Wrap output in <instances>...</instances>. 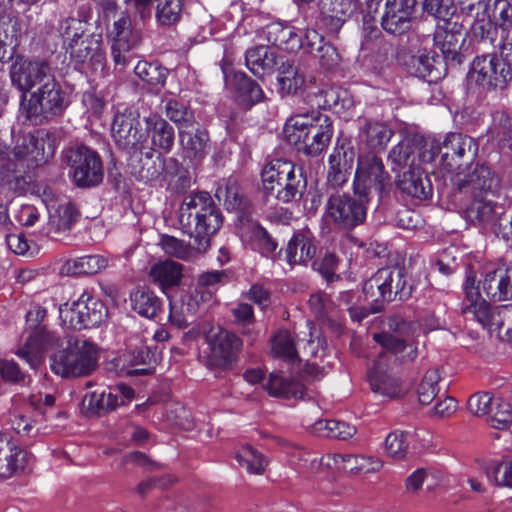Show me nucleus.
<instances>
[{"instance_id":"cd10ccee","label":"nucleus","mask_w":512,"mask_h":512,"mask_svg":"<svg viewBox=\"0 0 512 512\" xmlns=\"http://www.w3.org/2000/svg\"><path fill=\"white\" fill-rule=\"evenodd\" d=\"M310 53L318 59L319 64L326 70H333L340 64V55L336 48L323 41V37L315 30H310L305 36Z\"/></svg>"},{"instance_id":"393cba45","label":"nucleus","mask_w":512,"mask_h":512,"mask_svg":"<svg viewBox=\"0 0 512 512\" xmlns=\"http://www.w3.org/2000/svg\"><path fill=\"white\" fill-rule=\"evenodd\" d=\"M133 398L134 390L125 384H119L109 388L108 391L93 392L90 395L89 405L98 410L109 411L130 403Z\"/></svg>"},{"instance_id":"f3484780","label":"nucleus","mask_w":512,"mask_h":512,"mask_svg":"<svg viewBox=\"0 0 512 512\" xmlns=\"http://www.w3.org/2000/svg\"><path fill=\"white\" fill-rule=\"evenodd\" d=\"M455 182L460 191L470 196L486 195L495 197L499 189L498 176L484 165H477L468 174H458Z\"/></svg>"},{"instance_id":"a19ab883","label":"nucleus","mask_w":512,"mask_h":512,"mask_svg":"<svg viewBox=\"0 0 512 512\" xmlns=\"http://www.w3.org/2000/svg\"><path fill=\"white\" fill-rule=\"evenodd\" d=\"M482 290L489 298L493 301H506L507 297L505 294L504 286H503V278L500 270V266L498 267H487L483 280L481 281Z\"/></svg>"},{"instance_id":"e2e57ef3","label":"nucleus","mask_w":512,"mask_h":512,"mask_svg":"<svg viewBox=\"0 0 512 512\" xmlns=\"http://www.w3.org/2000/svg\"><path fill=\"white\" fill-rule=\"evenodd\" d=\"M390 10H386V32L401 34L410 28L411 12L409 8L399 11V14L389 15Z\"/></svg>"},{"instance_id":"473e14b6","label":"nucleus","mask_w":512,"mask_h":512,"mask_svg":"<svg viewBox=\"0 0 512 512\" xmlns=\"http://www.w3.org/2000/svg\"><path fill=\"white\" fill-rule=\"evenodd\" d=\"M149 274L152 280L165 291V289L180 283L182 266L174 261L166 260L154 264Z\"/></svg>"},{"instance_id":"ddd939ff","label":"nucleus","mask_w":512,"mask_h":512,"mask_svg":"<svg viewBox=\"0 0 512 512\" xmlns=\"http://www.w3.org/2000/svg\"><path fill=\"white\" fill-rule=\"evenodd\" d=\"M353 184L355 194L360 197H368L372 192L381 197L384 190L382 158L373 153L359 156Z\"/></svg>"},{"instance_id":"aec40b11","label":"nucleus","mask_w":512,"mask_h":512,"mask_svg":"<svg viewBox=\"0 0 512 512\" xmlns=\"http://www.w3.org/2000/svg\"><path fill=\"white\" fill-rule=\"evenodd\" d=\"M464 291L466 304L463 307V313L472 314L483 328H485L493 312V308L482 297L480 286L476 284V276L473 272H469L466 276Z\"/></svg>"},{"instance_id":"603ef678","label":"nucleus","mask_w":512,"mask_h":512,"mask_svg":"<svg viewBox=\"0 0 512 512\" xmlns=\"http://www.w3.org/2000/svg\"><path fill=\"white\" fill-rule=\"evenodd\" d=\"M166 116L178 125V129L193 128V115L187 107L177 100H169L166 104Z\"/></svg>"},{"instance_id":"39448f33","label":"nucleus","mask_w":512,"mask_h":512,"mask_svg":"<svg viewBox=\"0 0 512 512\" xmlns=\"http://www.w3.org/2000/svg\"><path fill=\"white\" fill-rule=\"evenodd\" d=\"M393 163L403 171L397 176V185L402 192L424 200L432 196V185L423 169L416 164L413 146L409 142H401L392 149L389 155Z\"/></svg>"},{"instance_id":"f704fd0d","label":"nucleus","mask_w":512,"mask_h":512,"mask_svg":"<svg viewBox=\"0 0 512 512\" xmlns=\"http://www.w3.org/2000/svg\"><path fill=\"white\" fill-rule=\"evenodd\" d=\"M312 432L320 437L347 440L356 433V427L338 420H318L312 425Z\"/></svg>"},{"instance_id":"f257e3e1","label":"nucleus","mask_w":512,"mask_h":512,"mask_svg":"<svg viewBox=\"0 0 512 512\" xmlns=\"http://www.w3.org/2000/svg\"><path fill=\"white\" fill-rule=\"evenodd\" d=\"M54 154V146L44 131L19 137L12 150L0 144V186L10 191L22 188L21 168H33L45 163Z\"/></svg>"},{"instance_id":"4468645a","label":"nucleus","mask_w":512,"mask_h":512,"mask_svg":"<svg viewBox=\"0 0 512 512\" xmlns=\"http://www.w3.org/2000/svg\"><path fill=\"white\" fill-rule=\"evenodd\" d=\"M416 324L395 317L389 320V333H386V354L395 355L399 361H410L416 357Z\"/></svg>"},{"instance_id":"ea45409f","label":"nucleus","mask_w":512,"mask_h":512,"mask_svg":"<svg viewBox=\"0 0 512 512\" xmlns=\"http://www.w3.org/2000/svg\"><path fill=\"white\" fill-rule=\"evenodd\" d=\"M132 308L139 315L154 318L161 308L160 299L152 292L137 290L131 294Z\"/></svg>"},{"instance_id":"09e8293b","label":"nucleus","mask_w":512,"mask_h":512,"mask_svg":"<svg viewBox=\"0 0 512 512\" xmlns=\"http://www.w3.org/2000/svg\"><path fill=\"white\" fill-rule=\"evenodd\" d=\"M347 462V473L353 475L375 472L383 466L381 459L372 456L349 454Z\"/></svg>"},{"instance_id":"b1692460","label":"nucleus","mask_w":512,"mask_h":512,"mask_svg":"<svg viewBox=\"0 0 512 512\" xmlns=\"http://www.w3.org/2000/svg\"><path fill=\"white\" fill-rule=\"evenodd\" d=\"M30 459L25 450L11 445L6 438L0 436V478H9L24 470Z\"/></svg>"},{"instance_id":"dca6fc26","label":"nucleus","mask_w":512,"mask_h":512,"mask_svg":"<svg viewBox=\"0 0 512 512\" xmlns=\"http://www.w3.org/2000/svg\"><path fill=\"white\" fill-rule=\"evenodd\" d=\"M138 114L131 110L117 113L112 123V136L123 148L142 150L146 143V131H143Z\"/></svg>"},{"instance_id":"37998d69","label":"nucleus","mask_w":512,"mask_h":512,"mask_svg":"<svg viewBox=\"0 0 512 512\" xmlns=\"http://www.w3.org/2000/svg\"><path fill=\"white\" fill-rule=\"evenodd\" d=\"M435 59L425 52L419 51L416 55H413L410 61L407 63L408 71L422 79L429 78V81H434L438 78V75H434L435 72Z\"/></svg>"},{"instance_id":"5701e85b","label":"nucleus","mask_w":512,"mask_h":512,"mask_svg":"<svg viewBox=\"0 0 512 512\" xmlns=\"http://www.w3.org/2000/svg\"><path fill=\"white\" fill-rule=\"evenodd\" d=\"M128 17H121L113 26L112 56L116 65H126L127 53L135 46L136 37L131 31Z\"/></svg>"},{"instance_id":"72a5a7b5","label":"nucleus","mask_w":512,"mask_h":512,"mask_svg":"<svg viewBox=\"0 0 512 512\" xmlns=\"http://www.w3.org/2000/svg\"><path fill=\"white\" fill-rule=\"evenodd\" d=\"M134 71L138 78L146 83L152 92H159L165 84L167 70L156 62L139 61Z\"/></svg>"},{"instance_id":"2eb2a0df","label":"nucleus","mask_w":512,"mask_h":512,"mask_svg":"<svg viewBox=\"0 0 512 512\" xmlns=\"http://www.w3.org/2000/svg\"><path fill=\"white\" fill-rule=\"evenodd\" d=\"M326 216L344 229L353 228L363 222L366 211L363 205L347 194H334L328 199Z\"/></svg>"},{"instance_id":"f8f14e48","label":"nucleus","mask_w":512,"mask_h":512,"mask_svg":"<svg viewBox=\"0 0 512 512\" xmlns=\"http://www.w3.org/2000/svg\"><path fill=\"white\" fill-rule=\"evenodd\" d=\"M9 75L12 85L24 95L49 80L54 72L45 60L17 57L10 67Z\"/></svg>"},{"instance_id":"0eeeda50","label":"nucleus","mask_w":512,"mask_h":512,"mask_svg":"<svg viewBox=\"0 0 512 512\" xmlns=\"http://www.w3.org/2000/svg\"><path fill=\"white\" fill-rule=\"evenodd\" d=\"M207 349L202 359L210 369L226 370L232 367L241 349L242 341L234 333L221 327H212L206 336Z\"/></svg>"},{"instance_id":"f03ea898","label":"nucleus","mask_w":512,"mask_h":512,"mask_svg":"<svg viewBox=\"0 0 512 512\" xmlns=\"http://www.w3.org/2000/svg\"><path fill=\"white\" fill-rule=\"evenodd\" d=\"M179 221L194 238L196 249L205 251L210 246V237L220 228L222 217L209 193L196 192L184 197Z\"/></svg>"},{"instance_id":"bb28decb","label":"nucleus","mask_w":512,"mask_h":512,"mask_svg":"<svg viewBox=\"0 0 512 512\" xmlns=\"http://www.w3.org/2000/svg\"><path fill=\"white\" fill-rule=\"evenodd\" d=\"M146 131V143H148L149 136L151 137V147H156L164 151H169L174 144V130L173 127L163 118L158 115H151L144 118Z\"/></svg>"},{"instance_id":"774afa93","label":"nucleus","mask_w":512,"mask_h":512,"mask_svg":"<svg viewBox=\"0 0 512 512\" xmlns=\"http://www.w3.org/2000/svg\"><path fill=\"white\" fill-rule=\"evenodd\" d=\"M0 376L4 381L25 384L26 376L13 360L0 359Z\"/></svg>"},{"instance_id":"4be33fe9","label":"nucleus","mask_w":512,"mask_h":512,"mask_svg":"<svg viewBox=\"0 0 512 512\" xmlns=\"http://www.w3.org/2000/svg\"><path fill=\"white\" fill-rule=\"evenodd\" d=\"M354 152L344 145H337L328 159L327 181L333 187H341L349 178Z\"/></svg>"},{"instance_id":"423d86ee","label":"nucleus","mask_w":512,"mask_h":512,"mask_svg":"<svg viewBox=\"0 0 512 512\" xmlns=\"http://www.w3.org/2000/svg\"><path fill=\"white\" fill-rule=\"evenodd\" d=\"M98 348L83 338H77L69 346L54 354L51 369L62 377H82L97 367Z\"/></svg>"},{"instance_id":"338daca9","label":"nucleus","mask_w":512,"mask_h":512,"mask_svg":"<svg viewBox=\"0 0 512 512\" xmlns=\"http://www.w3.org/2000/svg\"><path fill=\"white\" fill-rule=\"evenodd\" d=\"M6 242L9 249L17 255L33 256L37 253L36 246L29 243L22 234H10L7 236Z\"/></svg>"},{"instance_id":"c03bdc74","label":"nucleus","mask_w":512,"mask_h":512,"mask_svg":"<svg viewBox=\"0 0 512 512\" xmlns=\"http://www.w3.org/2000/svg\"><path fill=\"white\" fill-rule=\"evenodd\" d=\"M49 215L50 224L58 231L70 229L78 217L76 208L70 202L59 204L53 211L49 210Z\"/></svg>"},{"instance_id":"6e6d98bb","label":"nucleus","mask_w":512,"mask_h":512,"mask_svg":"<svg viewBox=\"0 0 512 512\" xmlns=\"http://www.w3.org/2000/svg\"><path fill=\"white\" fill-rule=\"evenodd\" d=\"M410 434L403 431H394L386 436V454L395 458H403L408 449Z\"/></svg>"},{"instance_id":"13d9d810","label":"nucleus","mask_w":512,"mask_h":512,"mask_svg":"<svg viewBox=\"0 0 512 512\" xmlns=\"http://www.w3.org/2000/svg\"><path fill=\"white\" fill-rule=\"evenodd\" d=\"M251 233L253 247L259 250L261 254L269 256L275 252L278 245L264 228L253 224L251 226Z\"/></svg>"},{"instance_id":"58836bf2","label":"nucleus","mask_w":512,"mask_h":512,"mask_svg":"<svg viewBox=\"0 0 512 512\" xmlns=\"http://www.w3.org/2000/svg\"><path fill=\"white\" fill-rule=\"evenodd\" d=\"M278 92L281 95H297L306 87L304 75L297 68L288 66L280 71L278 77Z\"/></svg>"},{"instance_id":"3c124183","label":"nucleus","mask_w":512,"mask_h":512,"mask_svg":"<svg viewBox=\"0 0 512 512\" xmlns=\"http://www.w3.org/2000/svg\"><path fill=\"white\" fill-rule=\"evenodd\" d=\"M106 266V261L98 255H87L68 262V270L74 274H95Z\"/></svg>"},{"instance_id":"6e6552de","label":"nucleus","mask_w":512,"mask_h":512,"mask_svg":"<svg viewBox=\"0 0 512 512\" xmlns=\"http://www.w3.org/2000/svg\"><path fill=\"white\" fill-rule=\"evenodd\" d=\"M441 152L439 158V166L446 171L454 169L457 160L462 159L466 153L471 156L476 155L477 145L473 138L460 133H451L446 136L442 146L431 142L425 146L423 152L419 155V161L423 163H433L438 159V153Z\"/></svg>"},{"instance_id":"6ab92c4d","label":"nucleus","mask_w":512,"mask_h":512,"mask_svg":"<svg viewBox=\"0 0 512 512\" xmlns=\"http://www.w3.org/2000/svg\"><path fill=\"white\" fill-rule=\"evenodd\" d=\"M59 338L44 326L35 328L26 337L23 347L16 351V355L24 359L32 368L41 362L42 353L58 344Z\"/></svg>"},{"instance_id":"7c9ffc66","label":"nucleus","mask_w":512,"mask_h":512,"mask_svg":"<svg viewBox=\"0 0 512 512\" xmlns=\"http://www.w3.org/2000/svg\"><path fill=\"white\" fill-rule=\"evenodd\" d=\"M316 248L309 235L295 234L288 242L286 259L290 265L305 264L315 256Z\"/></svg>"},{"instance_id":"8fccbe9b","label":"nucleus","mask_w":512,"mask_h":512,"mask_svg":"<svg viewBox=\"0 0 512 512\" xmlns=\"http://www.w3.org/2000/svg\"><path fill=\"white\" fill-rule=\"evenodd\" d=\"M85 30L86 23L77 18L68 17L60 22L59 33L67 44V50L72 47V43L84 37Z\"/></svg>"},{"instance_id":"a211bd4d","label":"nucleus","mask_w":512,"mask_h":512,"mask_svg":"<svg viewBox=\"0 0 512 512\" xmlns=\"http://www.w3.org/2000/svg\"><path fill=\"white\" fill-rule=\"evenodd\" d=\"M67 51L76 63L86 68L94 71L104 69L106 56L101 34L84 36L78 42L72 43V47Z\"/></svg>"},{"instance_id":"7ed1b4c3","label":"nucleus","mask_w":512,"mask_h":512,"mask_svg":"<svg viewBox=\"0 0 512 512\" xmlns=\"http://www.w3.org/2000/svg\"><path fill=\"white\" fill-rule=\"evenodd\" d=\"M261 180L264 192L283 203L300 197L305 188L301 172L296 173L295 165L282 159L266 164L261 172Z\"/></svg>"},{"instance_id":"9d476101","label":"nucleus","mask_w":512,"mask_h":512,"mask_svg":"<svg viewBox=\"0 0 512 512\" xmlns=\"http://www.w3.org/2000/svg\"><path fill=\"white\" fill-rule=\"evenodd\" d=\"M510 79V66L496 54L477 56L468 73L469 83L483 89H503Z\"/></svg>"},{"instance_id":"5fc2aeb1","label":"nucleus","mask_w":512,"mask_h":512,"mask_svg":"<svg viewBox=\"0 0 512 512\" xmlns=\"http://www.w3.org/2000/svg\"><path fill=\"white\" fill-rule=\"evenodd\" d=\"M460 34L438 28L434 34V43L446 57L454 58L459 47Z\"/></svg>"},{"instance_id":"20e7f679","label":"nucleus","mask_w":512,"mask_h":512,"mask_svg":"<svg viewBox=\"0 0 512 512\" xmlns=\"http://www.w3.org/2000/svg\"><path fill=\"white\" fill-rule=\"evenodd\" d=\"M64 109V93L55 75L29 94L21 95V114L33 125L57 115Z\"/></svg>"},{"instance_id":"412c9836","label":"nucleus","mask_w":512,"mask_h":512,"mask_svg":"<svg viewBox=\"0 0 512 512\" xmlns=\"http://www.w3.org/2000/svg\"><path fill=\"white\" fill-rule=\"evenodd\" d=\"M314 121L309 130L308 139L303 146L302 152L307 155L321 153L330 143L333 136V124L327 115L319 111H312Z\"/></svg>"},{"instance_id":"de8ad7c7","label":"nucleus","mask_w":512,"mask_h":512,"mask_svg":"<svg viewBox=\"0 0 512 512\" xmlns=\"http://www.w3.org/2000/svg\"><path fill=\"white\" fill-rule=\"evenodd\" d=\"M439 380L440 374L438 369L432 368L426 371L417 388L418 400L421 404L427 405L432 402L439 391Z\"/></svg>"},{"instance_id":"2f4dec72","label":"nucleus","mask_w":512,"mask_h":512,"mask_svg":"<svg viewBox=\"0 0 512 512\" xmlns=\"http://www.w3.org/2000/svg\"><path fill=\"white\" fill-rule=\"evenodd\" d=\"M267 392L274 397L297 398L303 395L302 384L291 378H284L277 372L269 374L267 382L264 384Z\"/></svg>"},{"instance_id":"4c0bfd02","label":"nucleus","mask_w":512,"mask_h":512,"mask_svg":"<svg viewBox=\"0 0 512 512\" xmlns=\"http://www.w3.org/2000/svg\"><path fill=\"white\" fill-rule=\"evenodd\" d=\"M472 201L466 209L467 219L471 222L487 223L493 219L495 202L492 196H471Z\"/></svg>"},{"instance_id":"49530a36","label":"nucleus","mask_w":512,"mask_h":512,"mask_svg":"<svg viewBox=\"0 0 512 512\" xmlns=\"http://www.w3.org/2000/svg\"><path fill=\"white\" fill-rule=\"evenodd\" d=\"M236 89L243 101L249 104L260 102L264 97L261 87L243 73H236L234 76Z\"/></svg>"},{"instance_id":"79ce46f5","label":"nucleus","mask_w":512,"mask_h":512,"mask_svg":"<svg viewBox=\"0 0 512 512\" xmlns=\"http://www.w3.org/2000/svg\"><path fill=\"white\" fill-rule=\"evenodd\" d=\"M271 353L274 357L291 362L296 360L297 351L294 339L289 331L280 330L273 336L271 339Z\"/></svg>"},{"instance_id":"0e129e2a","label":"nucleus","mask_w":512,"mask_h":512,"mask_svg":"<svg viewBox=\"0 0 512 512\" xmlns=\"http://www.w3.org/2000/svg\"><path fill=\"white\" fill-rule=\"evenodd\" d=\"M494 404L495 399L487 392L472 395L467 403L469 411L476 416L488 415Z\"/></svg>"},{"instance_id":"052dcab7","label":"nucleus","mask_w":512,"mask_h":512,"mask_svg":"<svg viewBox=\"0 0 512 512\" xmlns=\"http://www.w3.org/2000/svg\"><path fill=\"white\" fill-rule=\"evenodd\" d=\"M161 245L166 254L182 260L190 258L193 254V249L190 245L172 236H163Z\"/></svg>"},{"instance_id":"4d7b16f0","label":"nucleus","mask_w":512,"mask_h":512,"mask_svg":"<svg viewBox=\"0 0 512 512\" xmlns=\"http://www.w3.org/2000/svg\"><path fill=\"white\" fill-rule=\"evenodd\" d=\"M363 292L366 299L373 302V312H376L382 308L384 297V282H381L380 271H378L374 277L365 282Z\"/></svg>"},{"instance_id":"680f3d73","label":"nucleus","mask_w":512,"mask_h":512,"mask_svg":"<svg viewBox=\"0 0 512 512\" xmlns=\"http://www.w3.org/2000/svg\"><path fill=\"white\" fill-rule=\"evenodd\" d=\"M383 374H384V361L383 352H379L377 359H375L371 365L368 366L367 370V381L370 385L371 390L374 393H383Z\"/></svg>"},{"instance_id":"a878e982","label":"nucleus","mask_w":512,"mask_h":512,"mask_svg":"<svg viewBox=\"0 0 512 512\" xmlns=\"http://www.w3.org/2000/svg\"><path fill=\"white\" fill-rule=\"evenodd\" d=\"M318 8L326 25L339 27L358 8V0H319Z\"/></svg>"},{"instance_id":"69168bd1","label":"nucleus","mask_w":512,"mask_h":512,"mask_svg":"<svg viewBox=\"0 0 512 512\" xmlns=\"http://www.w3.org/2000/svg\"><path fill=\"white\" fill-rule=\"evenodd\" d=\"M489 478H493L500 486L512 488V459H504L493 466L491 472H487Z\"/></svg>"},{"instance_id":"c756f323","label":"nucleus","mask_w":512,"mask_h":512,"mask_svg":"<svg viewBox=\"0 0 512 512\" xmlns=\"http://www.w3.org/2000/svg\"><path fill=\"white\" fill-rule=\"evenodd\" d=\"M313 121L314 118L311 111L310 113L296 114L286 122L284 126L285 137L298 151H302L306 139H308Z\"/></svg>"},{"instance_id":"9b49d317","label":"nucleus","mask_w":512,"mask_h":512,"mask_svg":"<svg viewBox=\"0 0 512 512\" xmlns=\"http://www.w3.org/2000/svg\"><path fill=\"white\" fill-rule=\"evenodd\" d=\"M65 160L72 168L73 181L77 186L90 187L102 181V161L92 149L86 146L71 147L65 152Z\"/></svg>"},{"instance_id":"c85d7f7f","label":"nucleus","mask_w":512,"mask_h":512,"mask_svg":"<svg viewBox=\"0 0 512 512\" xmlns=\"http://www.w3.org/2000/svg\"><path fill=\"white\" fill-rule=\"evenodd\" d=\"M404 256H396L395 264L390 267L389 281L386 280V294L389 299L403 301L410 297L412 287L405 280Z\"/></svg>"},{"instance_id":"1a4fd4ad","label":"nucleus","mask_w":512,"mask_h":512,"mask_svg":"<svg viewBox=\"0 0 512 512\" xmlns=\"http://www.w3.org/2000/svg\"><path fill=\"white\" fill-rule=\"evenodd\" d=\"M62 323L70 329H87L100 324L105 316L104 304L88 293H83L72 304L59 308Z\"/></svg>"},{"instance_id":"bf43d9fd","label":"nucleus","mask_w":512,"mask_h":512,"mask_svg":"<svg viewBox=\"0 0 512 512\" xmlns=\"http://www.w3.org/2000/svg\"><path fill=\"white\" fill-rule=\"evenodd\" d=\"M181 10V0H160L157 17L162 24L171 25L180 19Z\"/></svg>"},{"instance_id":"864d4df0","label":"nucleus","mask_w":512,"mask_h":512,"mask_svg":"<svg viewBox=\"0 0 512 512\" xmlns=\"http://www.w3.org/2000/svg\"><path fill=\"white\" fill-rule=\"evenodd\" d=\"M488 415L490 416V424L493 428L505 429L512 422L511 405L507 401L497 398L492 406V412Z\"/></svg>"},{"instance_id":"c9c22d12","label":"nucleus","mask_w":512,"mask_h":512,"mask_svg":"<svg viewBox=\"0 0 512 512\" xmlns=\"http://www.w3.org/2000/svg\"><path fill=\"white\" fill-rule=\"evenodd\" d=\"M235 458L238 464L250 474L261 475L268 465L267 458L250 445L241 446L237 450Z\"/></svg>"},{"instance_id":"e433bc0d","label":"nucleus","mask_w":512,"mask_h":512,"mask_svg":"<svg viewBox=\"0 0 512 512\" xmlns=\"http://www.w3.org/2000/svg\"><path fill=\"white\" fill-rule=\"evenodd\" d=\"M180 141L186 151L194 158H202L209 150L208 133L204 130H196L193 134L190 128H180Z\"/></svg>"},{"instance_id":"a18cd8bd","label":"nucleus","mask_w":512,"mask_h":512,"mask_svg":"<svg viewBox=\"0 0 512 512\" xmlns=\"http://www.w3.org/2000/svg\"><path fill=\"white\" fill-rule=\"evenodd\" d=\"M246 65L255 76H262L272 68L273 58L268 55L266 46H259L247 51Z\"/></svg>"}]
</instances>
